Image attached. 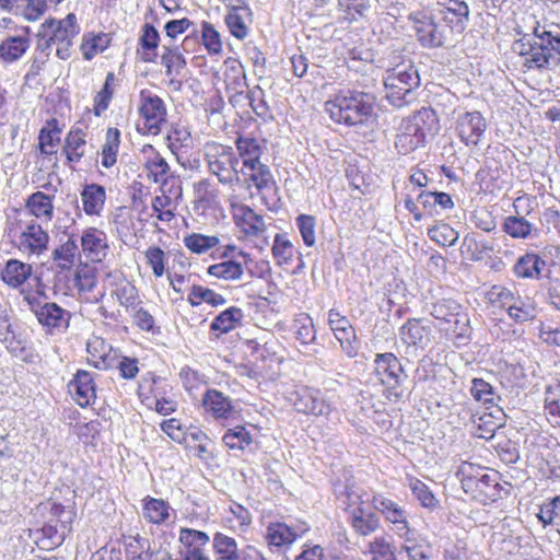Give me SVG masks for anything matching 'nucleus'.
Wrapping results in <instances>:
<instances>
[{
    "instance_id": "32",
    "label": "nucleus",
    "mask_w": 560,
    "mask_h": 560,
    "mask_svg": "<svg viewBox=\"0 0 560 560\" xmlns=\"http://www.w3.org/2000/svg\"><path fill=\"white\" fill-rule=\"evenodd\" d=\"M161 63L165 67V74L170 78V83L180 85V82L176 80V78L182 75L186 67V59L179 51V48L164 45Z\"/></svg>"
},
{
    "instance_id": "29",
    "label": "nucleus",
    "mask_w": 560,
    "mask_h": 560,
    "mask_svg": "<svg viewBox=\"0 0 560 560\" xmlns=\"http://www.w3.org/2000/svg\"><path fill=\"white\" fill-rule=\"evenodd\" d=\"M178 541L183 546L180 555L184 558L185 556L203 552L210 537L205 532L183 527L179 530Z\"/></svg>"
},
{
    "instance_id": "46",
    "label": "nucleus",
    "mask_w": 560,
    "mask_h": 560,
    "mask_svg": "<svg viewBox=\"0 0 560 560\" xmlns=\"http://www.w3.org/2000/svg\"><path fill=\"white\" fill-rule=\"evenodd\" d=\"M110 44L108 34L98 33L86 34L83 36L81 44V51L85 60L93 59L97 54L103 52Z\"/></svg>"
},
{
    "instance_id": "54",
    "label": "nucleus",
    "mask_w": 560,
    "mask_h": 560,
    "mask_svg": "<svg viewBox=\"0 0 560 560\" xmlns=\"http://www.w3.org/2000/svg\"><path fill=\"white\" fill-rule=\"evenodd\" d=\"M460 304L453 299H442L432 304L430 314L439 320L451 323L460 311Z\"/></svg>"
},
{
    "instance_id": "53",
    "label": "nucleus",
    "mask_w": 560,
    "mask_h": 560,
    "mask_svg": "<svg viewBox=\"0 0 560 560\" xmlns=\"http://www.w3.org/2000/svg\"><path fill=\"white\" fill-rule=\"evenodd\" d=\"M428 236L441 246H453L459 234L450 224L441 222L428 230Z\"/></svg>"
},
{
    "instance_id": "6",
    "label": "nucleus",
    "mask_w": 560,
    "mask_h": 560,
    "mask_svg": "<svg viewBox=\"0 0 560 560\" xmlns=\"http://www.w3.org/2000/svg\"><path fill=\"white\" fill-rule=\"evenodd\" d=\"M346 494L348 500L346 511L352 530L361 537L375 533L381 526L377 514L365 506L361 494L353 490H347Z\"/></svg>"
},
{
    "instance_id": "57",
    "label": "nucleus",
    "mask_w": 560,
    "mask_h": 560,
    "mask_svg": "<svg viewBox=\"0 0 560 560\" xmlns=\"http://www.w3.org/2000/svg\"><path fill=\"white\" fill-rule=\"evenodd\" d=\"M246 97L253 112L264 120L272 118L270 108L265 100V92L260 86L247 91Z\"/></svg>"
},
{
    "instance_id": "56",
    "label": "nucleus",
    "mask_w": 560,
    "mask_h": 560,
    "mask_svg": "<svg viewBox=\"0 0 560 560\" xmlns=\"http://www.w3.org/2000/svg\"><path fill=\"white\" fill-rule=\"evenodd\" d=\"M532 229V223L518 215H510L503 223V231L513 238H526L530 235Z\"/></svg>"
},
{
    "instance_id": "16",
    "label": "nucleus",
    "mask_w": 560,
    "mask_h": 560,
    "mask_svg": "<svg viewBox=\"0 0 560 560\" xmlns=\"http://www.w3.org/2000/svg\"><path fill=\"white\" fill-rule=\"evenodd\" d=\"M48 243V233L39 223L35 220H31L25 224V228L19 236L18 247L24 254L39 256L47 250Z\"/></svg>"
},
{
    "instance_id": "13",
    "label": "nucleus",
    "mask_w": 560,
    "mask_h": 560,
    "mask_svg": "<svg viewBox=\"0 0 560 560\" xmlns=\"http://www.w3.org/2000/svg\"><path fill=\"white\" fill-rule=\"evenodd\" d=\"M373 363L374 372L384 385L395 388L407 380L401 362L392 352L377 353Z\"/></svg>"
},
{
    "instance_id": "17",
    "label": "nucleus",
    "mask_w": 560,
    "mask_h": 560,
    "mask_svg": "<svg viewBox=\"0 0 560 560\" xmlns=\"http://www.w3.org/2000/svg\"><path fill=\"white\" fill-rule=\"evenodd\" d=\"M438 126V119L435 112L428 107H422L413 115L404 119L401 122L402 133H408L411 137L422 136V140L425 141V137L432 133Z\"/></svg>"
},
{
    "instance_id": "5",
    "label": "nucleus",
    "mask_w": 560,
    "mask_h": 560,
    "mask_svg": "<svg viewBox=\"0 0 560 560\" xmlns=\"http://www.w3.org/2000/svg\"><path fill=\"white\" fill-rule=\"evenodd\" d=\"M407 20L422 47L438 48L444 45L445 28L435 22L431 10L417 9L410 11Z\"/></svg>"
},
{
    "instance_id": "59",
    "label": "nucleus",
    "mask_w": 560,
    "mask_h": 560,
    "mask_svg": "<svg viewBox=\"0 0 560 560\" xmlns=\"http://www.w3.org/2000/svg\"><path fill=\"white\" fill-rule=\"evenodd\" d=\"M295 248L293 244L283 234L275 236L272 245V255L278 265H289L292 262Z\"/></svg>"
},
{
    "instance_id": "42",
    "label": "nucleus",
    "mask_w": 560,
    "mask_h": 560,
    "mask_svg": "<svg viewBox=\"0 0 560 560\" xmlns=\"http://www.w3.org/2000/svg\"><path fill=\"white\" fill-rule=\"evenodd\" d=\"M112 294L116 296L119 304L126 310H135L140 303L137 288L122 275L117 279Z\"/></svg>"
},
{
    "instance_id": "31",
    "label": "nucleus",
    "mask_w": 560,
    "mask_h": 560,
    "mask_svg": "<svg viewBox=\"0 0 560 560\" xmlns=\"http://www.w3.org/2000/svg\"><path fill=\"white\" fill-rule=\"evenodd\" d=\"M235 1L236 4L225 15V23L234 37L244 39L248 35L245 16L249 15V8L245 4L244 0Z\"/></svg>"
},
{
    "instance_id": "38",
    "label": "nucleus",
    "mask_w": 560,
    "mask_h": 560,
    "mask_svg": "<svg viewBox=\"0 0 560 560\" xmlns=\"http://www.w3.org/2000/svg\"><path fill=\"white\" fill-rule=\"evenodd\" d=\"M223 81L226 91H241L247 89L244 67L235 59L224 61Z\"/></svg>"
},
{
    "instance_id": "23",
    "label": "nucleus",
    "mask_w": 560,
    "mask_h": 560,
    "mask_svg": "<svg viewBox=\"0 0 560 560\" xmlns=\"http://www.w3.org/2000/svg\"><path fill=\"white\" fill-rule=\"evenodd\" d=\"M34 312L38 322L49 330H66L69 327L70 313L56 303L47 302Z\"/></svg>"
},
{
    "instance_id": "8",
    "label": "nucleus",
    "mask_w": 560,
    "mask_h": 560,
    "mask_svg": "<svg viewBox=\"0 0 560 560\" xmlns=\"http://www.w3.org/2000/svg\"><path fill=\"white\" fill-rule=\"evenodd\" d=\"M289 400L300 413L320 417L330 412V405L326 401L324 394L314 387H296L290 393Z\"/></svg>"
},
{
    "instance_id": "35",
    "label": "nucleus",
    "mask_w": 560,
    "mask_h": 560,
    "mask_svg": "<svg viewBox=\"0 0 560 560\" xmlns=\"http://www.w3.org/2000/svg\"><path fill=\"white\" fill-rule=\"evenodd\" d=\"M50 522L56 527V544H60L67 534L71 532L72 522L75 513L71 508H66L59 503H52L50 506Z\"/></svg>"
},
{
    "instance_id": "4",
    "label": "nucleus",
    "mask_w": 560,
    "mask_h": 560,
    "mask_svg": "<svg viewBox=\"0 0 560 560\" xmlns=\"http://www.w3.org/2000/svg\"><path fill=\"white\" fill-rule=\"evenodd\" d=\"M80 32L74 13H69L62 20H46L38 32V37L49 35V40L57 46L56 55L61 60H67L71 56L73 39Z\"/></svg>"
},
{
    "instance_id": "33",
    "label": "nucleus",
    "mask_w": 560,
    "mask_h": 560,
    "mask_svg": "<svg viewBox=\"0 0 560 560\" xmlns=\"http://www.w3.org/2000/svg\"><path fill=\"white\" fill-rule=\"evenodd\" d=\"M241 172L245 180L250 182L258 191L270 188L273 184L269 167L261 161L244 164Z\"/></svg>"
},
{
    "instance_id": "55",
    "label": "nucleus",
    "mask_w": 560,
    "mask_h": 560,
    "mask_svg": "<svg viewBox=\"0 0 560 560\" xmlns=\"http://www.w3.org/2000/svg\"><path fill=\"white\" fill-rule=\"evenodd\" d=\"M218 236L192 233L184 237L185 246L195 254H203L219 244Z\"/></svg>"
},
{
    "instance_id": "9",
    "label": "nucleus",
    "mask_w": 560,
    "mask_h": 560,
    "mask_svg": "<svg viewBox=\"0 0 560 560\" xmlns=\"http://www.w3.org/2000/svg\"><path fill=\"white\" fill-rule=\"evenodd\" d=\"M327 322L343 353L348 358H355L360 350V341L349 318L336 308H330Z\"/></svg>"
},
{
    "instance_id": "63",
    "label": "nucleus",
    "mask_w": 560,
    "mask_h": 560,
    "mask_svg": "<svg viewBox=\"0 0 560 560\" xmlns=\"http://www.w3.org/2000/svg\"><path fill=\"white\" fill-rule=\"evenodd\" d=\"M144 256L147 264L151 267L153 275L156 278L162 277L166 270V255L163 249L159 246H150L145 252Z\"/></svg>"
},
{
    "instance_id": "24",
    "label": "nucleus",
    "mask_w": 560,
    "mask_h": 560,
    "mask_svg": "<svg viewBox=\"0 0 560 560\" xmlns=\"http://www.w3.org/2000/svg\"><path fill=\"white\" fill-rule=\"evenodd\" d=\"M206 415L219 420L229 419L234 411L232 399L215 388L206 390L202 397Z\"/></svg>"
},
{
    "instance_id": "26",
    "label": "nucleus",
    "mask_w": 560,
    "mask_h": 560,
    "mask_svg": "<svg viewBox=\"0 0 560 560\" xmlns=\"http://www.w3.org/2000/svg\"><path fill=\"white\" fill-rule=\"evenodd\" d=\"M172 512V506L163 499H156L148 495L142 500V516L150 524H166Z\"/></svg>"
},
{
    "instance_id": "20",
    "label": "nucleus",
    "mask_w": 560,
    "mask_h": 560,
    "mask_svg": "<svg viewBox=\"0 0 560 560\" xmlns=\"http://www.w3.org/2000/svg\"><path fill=\"white\" fill-rule=\"evenodd\" d=\"M163 382H165L163 378L154 375H151L149 378L144 377L139 385V396L142 398V401L150 400V397L144 394V390L148 389L154 398V400L148 402V406L152 407L154 404V409L158 413L167 416L176 410V404L163 397L164 392L159 386Z\"/></svg>"
},
{
    "instance_id": "48",
    "label": "nucleus",
    "mask_w": 560,
    "mask_h": 560,
    "mask_svg": "<svg viewBox=\"0 0 560 560\" xmlns=\"http://www.w3.org/2000/svg\"><path fill=\"white\" fill-rule=\"evenodd\" d=\"M238 155L242 158L243 165L260 161L264 147L260 142L250 137H238L235 141Z\"/></svg>"
},
{
    "instance_id": "30",
    "label": "nucleus",
    "mask_w": 560,
    "mask_h": 560,
    "mask_svg": "<svg viewBox=\"0 0 560 560\" xmlns=\"http://www.w3.org/2000/svg\"><path fill=\"white\" fill-rule=\"evenodd\" d=\"M144 165L148 170V177L154 183H160L162 191H165V187L168 185L171 179L172 185L168 192L173 194L175 178L170 176L171 168L166 160L161 154H155L148 159Z\"/></svg>"
},
{
    "instance_id": "41",
    "label": "nucleus",
    "mask_w": 560,
    "mask_h": 560,
    "mask_svg": "<svg viewBox=\"0 0 560 560\" xmlns=\"http://www.w3.org/2000/svg\"><path fill=\"white\" fill-rule=\"evenodd\" d=\"M30 48V39L25 36H9L0 44V58L5 62L19 60Z\"/></svg>"
},
{
    "instance_id": "45",
    "label": "nucleus",
    "mask_w": 560,
    "mask_h": 560,
    "mask_svg": "<svg viewBox=\"0 0 560 560\" xmlns=\"http://www.w3.org/2000/svg\"><path fill=\"white\" fill-rule=\"evenodd\" d=\"M26 207L36 218H45L48 221L52 218V199L45 192L37 191L32 194L26 201Z\"/></svg>"
},
{
    "instance_id": "25",
    "label": "nucleus",
    "mask_w": 560,
    "mask_h": 560,
    "mask_svg": "<svg viewBox=\"0 0 560 560\" xmlns=\"http://www.w3.org/2000/svg\"><path fill=\"white\" fill-rule=\"evenodd\" d=\"M513 272L518 279H544L546 271L540 253L527 252L520 256L513 266Z\"/></svg>"
},
{
    "instance_id": "60",
    "label": "nucleus",
    "mask_w": 560,
    "mask_h": 560,
    "mask_svg": "<svg viewBox=\"0 0 560 560\" xmlns=\"http://www.w3.org/2000/svg\"><path fill=\"white\" fill-rule=\"evenodd\" d=\"M114 72H108L103 89L94 97L93 112L95 116H101L108 108L114 94Z\"/></svg>"
},
{
    "instance_id": "15",
    "label": "nucleus",
    "mask_w": 560,
    "mask_h": 560,
    "mask_svg": "<svg viewBox=\"0 0 560 560\" xmlns=\"http://www.w3.org/2000/svg\"><path fill=\"white\" fill-rule=\"evenodd\" d=\"M487 129L485 117L477 110L466 112L458 116L456 131L466 145H477Z\"/></svg>"
},
{
    "instance_id": "61",
    "label": "nucleus",
    "mask_w": 560,
    "mask_h": 560,
    "mask_svg": "<svg viewBox=\"0 0 560 560\" xmlns=\"http://www.w3.org/2000/svg\"><path fill=\"white\" fill-rule=\"evenodd\" d=\"M371 560H397L395 547L385 536H377L369 544Z\"/></svg>"
},
{
    "instance_id": "44",
    "label": "nucleus",
    "mask_w": 560,
    "mask_h": 560,
    "mask_svg": "<svg viewBox=\"0 0 560 560\" xmlns=\"http://www.w3.org/2000/svg\"><path fill=\"white\" fill-rule=\"evenodd\" d=\"M243 312L236 306H231L214 317L210 325V329L220 334H228L236 327L241 322Z\"/></svg>"
},
{
    "instance_id": "14",
    "label": "nucleus",
    "mask_w": 560,
    "mask_h": 560,
    "mask_svg": "<svg viewBox=\"0 0 560 560\" xmlns=\"http://www.w3.org/2000/svg\"><path fill=\"white\" fill-rule=\"evenodd\" d=\"M432 326L425 318H408L399 328V337L404 345L424 350L431 342Z\"/></svg>"
},
{
    "instance_id": "27",
    "label": "nucleus",
    "mask_w": 560,
    "mask_h": 560,
    "mask_svg": "<svg viewBox=\"0 0 560 560\" xmlns=\"http://www.w3.org/2000/svg\"><path fill=\"white\" fill-rule=\"evenodd\" d=\"M32 271L33 268L30 264L9 259L1 271V279L11 289H19L30 279Z\"/></svg>"
},
{
    "instance_id": "34",
    "label": "nucleus",
    "mask_w": 560,
    "mask_h": 560,
    "mask_svg": "<svg viewBox=\"0 0 560 560\" xmlns=\"http://www.w3.org/2000/svg\"><path fill=\"white\" fill-rule=\"evenodd\" d=\"M81 200L88 215H100L106 200L105 188L98 184L85 185L81 191Z\"/></svg>"
},
{
    "instance_id": "62",
    "label": "nucleus",
    "mask_w": 560,
    "mask_h": 560,
    "mask_svg": "<svg viewBox=\"0 0 560 560\" xmlns=\"http://www.w3.org/2000/svg\"><path fill=\"white\" fill-rule=\"evenodd\" d=\"M540 255L544 260L546 279H551V275L553 271L560 273V245L547 244L540 250Z\"/></svg>"
},
{
    "instance_id": "52",
    "label": "nucleus",
    "mask_w": 560,
    "mask_h": 560,
    "mask_svg": "<svg viewBox=\"0 0 560 560\" xmlns=\"http://www.w3.org/2000/svg\"><path fill=\"white\" fill-rule=\"evenodd\" d=\"M222 441L230 450H244L252 444L253 438L245 427L236 425L224 433Z\"/></svg>"
},
{
    "instance_id": "36",
    "label": "nucleus",
    "mask_w": 560,
    "mask_h": 560,
    "mask_svg": "<svg viewBox=\"0 0 560 560\" xmlns=\"http://www.w3.org/2000/svg\"><path fill=\"white\" fill-rule=\"evenodd\" d=\"M86 135L81 128H72L66 139L62 151L68 162L79 163L85 154Z\"/></svg>"
},
{
    "instance_id": "11",
    "label": "nucleus",
    "mask_w": 560,
    "mask_h": 560,
    "mask_svg": "<svg viewBox=\"0 0 560 560\" xmlns=\"http://www.w3.org/2000/svg\"><path fill=\"white\" fill-rule=\"evenodd\" d=\"M139 112L144 119V132L159 135L166 122V107L163 100L150 91L142 90Z\"/></svg>"
},
{
    "instance_id": "19",
    "label": "nucleus",
    "mask_w": 560,
    "mask_h": 560,
    "mask_svg": "<svg viewBox=\"0 0 560 560\" xmlns=\"http://www.w3.org/2000/svg\"><path fill=\"white\" fill-rule=\"evenodd\" d=\"M463 490L471 498L481 502L497 501L501 497L498 472L487 471L472 480L471 486L467 485Z\"/></svg>"
},
{
    "instance_id": "58",
    "label": "nucleus",
    "mask_w": 560,
    "mask_h": 560,
    "mask_svg": "<svg viewBox=\"0 0 560 560\" xmlns=\"http://www.w3.org/2000/svg\"><path fill=\"white\" fill-rule=\"evenodd\" d=\"M295 337L302 345H311L316 340V330L312 318L307 314H300L294 319Z\"/></svg>"
},
{
    "instance_id": "3",
    "label": "nucleus",
    "mask_w": 560,
    "mask_h": 560,
    "mask_svg": "<svg viewBox=\"0 0 560 560\" xmlns=\"http://www.w3.org/2000/svg\"><path fill=\"white\" fill-rule=\"evenodd\" d=\"M205 161L209 172L217 176L222 185L233 187L241 183L238 156L232 147L217 142L205 145Z\"/></svg>"
},
{
    "instance_id": "50",
    "label": "nucleus",
    "mask_w": 560,
    "mask_h": 560,
    "mask_svg": "<svg viewBox=\"0 0 560 560\" xmlns=\"http://www.w3.org/2000/svg\"><path fill=\"white\" fill-rule=\"evenodd\" d=\"M77 257H79V247L72 238H69L52 253V259L57 261L58 267L62 270L70 269L74 265Z\"/></svg>"
},
{
    "instance_id": "43",
    "label": "nucleus",
    "mask_w": 560,
    "mask_h": 560,
    "mask_svg": "<svg viewBox=\"0 0 560 560\" xmlns=\"http://www.w3.org/2000/svg\"><path fill=\"white\" fill-rule=\"evenodd\" d=\"M439 4L444 8V12L451 13L454 18L450 19L444 15V19L450 23H455L462 30L466 26L469 20V7L466 0H440Z\"/></svg>"
},
{
    "instance_id": "47",
    "label": "nucleus",
    "mask_w": 560,
    "mask_h": 560,
    "mask_svg": "<svg viewBox=\"0 0 560 560\" xmlns=\"http://www.w3.org/2000/svg\"><path fill=\"white\" fill-rule=\"evenodd\" d=\"M60 132L61 130L58 127V121L55 118L49 119L47 125L40 129L38 141L39 149L43 154L50 155L55 153V147L60 141Z\"/></svg>"
},
{
    "instance_id": "64",
    "label": "nucleus",
    "mask_w": 560,
    "mask_h": 560,
    "mask_svg": "<svg viewBox=\"0 0 560 560\" xmlns=\"http://www.w3.org/2000/svg\"><path fill=\"white\" fill-rule=\"evenodd\" d=\"M315 225L316 220L313 215L300 214L296 218V226L306 246L312 247L315 245Z\"/></svg>"
},
{
    "instance_id": "1",
    "label": "nucleus",
    "mask_w": 560,
    "mask_h": 560,
    "mask_svg": "<svg viewBox=\"0 0 560 560\" xmlns=\"http://www.w3.org/2000/svg\"><path fill=\"white\" fill-rule=\"evenodd\" d=\"M385 98L396 108L416 101V90L420 86V75L411 59L395 55L383 74Z\"/></svg>"
},
{
    "instance_id": "40",
    "label": "nucleus",
    "mask_w": 560,
    "mask_h": 560,
    "mask_svg": "<svg viewBox=\"0 0 560 560\" xmlns=\"http://www.w3.org/2000/svg\"><path fill=\"white\" fill-rule=\"evenodd\" d=\"M187 301L192 307L199 306L202 303H207L212 307H219L228 302L222 294L199 284H194L191 287Z\"/></svg>"
},
{
    "instance_id": "28",
    "label": "nucleus",
    "mask_w": 560,
    "mask_h": 560,
    "mask_svg": "<svg viewBox=\"0 0 560 560\" xmlns=\"http://www.w3.org/2000/svg\"><path fill=\"white\" fill-rule=\"evenodd\" d=\"M214 560H246L244 551L236 540L223 533H215L212 538Z\"/></svg>"
},
{
    "instance_id": "10",
    "label": "nucleus",
    "mask_w": 560,
    "mask_h": 560,
    "mask_svg": "<svg viewBox=\"0 0 560 560\" xmlns=\"http://www.w3.org/2000/svg\"><path fill=\"white\" fill-rule=\"evenodd\" d=\"M231 206L235 223L242 232L248 237H256L255 246L260 250L268 246V238L265 236L267 228L262 215L245 205L231 203Z\"/></svg>"
},
{
    "instance_id": "18",
    "label": "nucleus",
    "mask_w": 560,
    "mask_h": 560,
    "mask_svg": "<svg viewBox=\"0 0 560 560\" xmlns=\"http://www.w3.org/2000/svg\"><path fill=\"white\" fill-rule=\"evenodd\" d=\"M81 247L84 256L93 261H103L108 254V238L105 232L96 228H88L81 235Z\"/></svg>"
},
{
    "instance_id": "12",
    "label": "nucleus",
    "mask_w": 560,
    "mask_h": 560,
    "mask_svg": "<svg viewBox=\"0 0 560 560\" xmlns=\"http://www.w3.org/2000/svg\"><path fill=\"white\" fill-rule=\"evenodd\" d=\"M372 504L388 523L393 524V530L399 537L409 540L410 528L407 521V514L396 502L383 494H374L372 498Z\"/></svg>"
},
{
    "instance_id": "2",
    "label": "nucleus",
    "mask_w": 560,
    "mask_h": 560,
    "mask_svg": "<svg viewBox=\"0 0 560 560\" xmlns=\"http://www.w3.org/2000/svg\"><path fill=\"white\" fill-rule=\"evenodd\" d=\"M374 95L357 91L342 90L325 103V112L337 124L349 127L366 125L373 116Z\"/></svg>"
},
{
    "instance_id": "21",
    "label": "nucleus",
    "mask_w": 560,
    "mask_h": 560,
    "mask_svg": "<svg viewBox=\"0 0 560 560\" xmlns=\"http://www.w3.org/2000/svg\"><path fill=\"white\" fill-rule=\"evenodd\" d=\"M308 530L310 526L306 523H300L293 526H289L284 523H271L267 527L266 539L271 546L284 547L293 544Z\"/></svg>"
},
{
    "instance_id": "22",
    "label": "nucleus",
    "mask_w": 560,
    "mask_h": 560,
    "mask_svg": "<svg viewBox=\"0 0 560 560\" xmlns=\"http://www.w3.org/2000/svg\"><path fill=\"white\" fill-rule=\"evenodd\" d=\"M70 394L81 407H88L95 401L96 389L92 374L85 370H79L73 380L68 384Z\"/></svg>"
},
{
    "instance_id": "39",
    "label": "nucleus",
    "mask_w": 560,
    "mask_h": 560,
    "mask_svg": "<svg viewBox=\"0 0 560 560\" xmlns=\"http://www.w3.org/2000/svg\"><path fill=\"white\" fill-rule=\"evenodd\" d=\"M537 305L529 296H521L516 294L513 303L508 310L509 316L515 323H525L534 319L537 316Z\"/></svg>"
},
{
    "instance_id": "49",
    "label": "nucleus",
    "mask_w": 560,
    "mask_h": 560,
    "mask_svg": "<svg viewBox=\"0 0 560 560\" xmlns=\"http://www.w3.org/2000/svg\"><path fill=\"white\" fill-rule=\"evenodd\" d=\"M120 144V131L117 128H108L105 143L102 148V165L112 167L117 162V153Z\"/></svg>"
},
{
    "instance_id": "37",
    "label": "nucleus",
    "mask_w": 560,
    "mask_h": 560,
    "mask_svg": "<svg viewBox=\"0 0 560 560\" xmlns=\"http://www.w3.org/2000/svg\"><path fill=\"white\" fill-rule=\"evenodd\" d=\"M164 551L161 548H151L150 541L140 536L133 537L126 547L128 560H159L160 553Z\"/></svg>"
},
{
    "instance_id": "51",
    "label": "nucleus",
    "mask_w": 560,
    "mask_h": 560,
    "mask_svg": "<svg viewBox=\"0 0 560 560\" xmlns=\"http://www.w3.org/2000/svg\"><path fill=\"white\" fill-rule=\"evenodd\" d=\"M243 272V266L232 259L208 267V275L228 281L241 279Z\"/></svg>"
},
{
    "instance_id": "7",
    "label": "nucleus",
    "mask_w": 560,
    "mask_h": 560,
    "mask_svg": "<svg viewBox=\"0 0 560 560\" xmlns=\"http://www.w3.org/2000/svg\"><path fill=\"white\" fill-rule=\"evenodd\" d=\"M548 24L535 22L533 35L536 39V52L527 61L529 69H550L560 66V50L555 48L553 42L546 34Z\"/></svg>"
}]
</instances>
